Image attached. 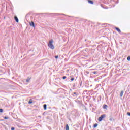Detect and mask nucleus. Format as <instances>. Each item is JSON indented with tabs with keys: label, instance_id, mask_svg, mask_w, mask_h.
Instances as JSON below:
<instances>
[{
	"label": "nucleus",
	"instance_id": "11",
	"mask_svg": "<svg viewBox=\"0 0 130 130\" xmlns=\"http://www.w3.org/2000/svg\"><path fill=\"white\" fill-rule=\"evenodd\" d=\"M43 107H44V110H46L47 107V105L46 104H44Z\"/></svg>",
	"mask_w": 130,
	"mask_h": 130
},
{
	"label": "nucleus",
	"instance_id": "1",
	"mask_svg": "<svg viewBox=\"0 0 130 130\" xmlns=\"http://www.w3.org/2000/svg\"><path fill=\"white\" fill-rule=\"evenodd\" d=\"M52 43H53V40L51 39L49 41V43L48 44V46L51 49H54V46H53Z\"/></svg>",
	"mask_w": 130,
	"mask_h": 130
},
{
	"label": "nucleus",
	"instance_id": "29",
	"mask_svg": "<svg viewBox=\"0 0 130 130\" xmlns=\"http://www.w3.org/2000/svg\"><path fill=\"white\" fill-rule=\"evenodd\" d=\"M80 86H82V82H81Z\"/></svg>",
	"mask_w": 130,
	"mask_h": 130
},
{
	"label": "nucleus",
	"instance_id": "22",
	"mask_svg": "<svg viewBox=\"0 0 130 130\" xmlns=\"http://www.w3.org/2000/svg\"><path fill=\"white\" fill-rule=\"evenodd\" d=\"M74 80H75V78H72L71 79V81H74Z\"/></svg>",
	"mask_w": 130,
	"mask_h": 130
},
{
	"label": "nucleus",
	"instance_id": "20",
	"mask_svg": "<svg viewBox=\"0 0 130 130\" xmlns=\"http://www.w3.org/2000/svg\"><path fill=\"white\" fill-rule=\"evenodd\" d=\"M92 73H93L94 75H96L97 72L94 71V72H93Z\"/></svg>",
	"mask_w": 130,
	"mask_h": 130
},
{
	"label": "nucleus",
	"instance_id": "17",
	"mask_svg": "<svg viewBox=\"0 0 130 130\" xmlns=\"http://www.w3.org/2000/svg\"><path fill=\"white\" fill-rule=\"evenodd\" d=\"M127 60L128 61H130V56H129L127 57Z\"/></svg>",
	"mask_w": 130,
	"mask_h": 130
},
{
	"label": "nucleus",
	"instance_id": "18",
	"mask_svg": "<svg viewBox=\"0 0 130 130\" xmlns=\"http://www.w3.org/2000/svg\"><path fill=\"white\" fill-rule=\"evenodd\" d=\"M62 79L63 80H66V79H67V76H63Z\"/></svg>",
	"mask_w": 130,
	"mask_h": 130
},
{
	"label": "nucleus",
	"instance_id": "21",
	"mask_svg": "<svg viewBox=\"0 0 130 130\" xmlns=\"http://www.w3.org/2000/svg\"><path fill=\"white\" fill-rule=\"evenodd\" d=\"M55 58L57 59V58H58V55L55 56Z\"/></svg>",
	"mask_w": 130,
	"mask_h": 130
},
{
	"label": "nucleus",
	"instance_id": "9",
	"mask_svg": "<svg viewBox=\"0 0 130 130\" xmlns=\"http://www.w3.org/2000/svg\"><path fill=\"white\" fill-rule=\"evenodd\" d=\"M107 107H108V106H107V105H104L103 106V109H107Z\"/></svg>",
	"mask_w": 130,
	"mask_h": 130
},
{
	"label": "nucleus",
	"instance_id": "10",
	"mask_svg": "<svg viewBox=\"0 0 130 130\" xmlns=\"http://www.w3.org/2000/svg\"><path fill=\"white\" fill-rule=\"evenodd\" d=\"M120 96L121 97H122V96H123V90H121V92H120Z\"/></svg>",
	"mask_w": 130,
	"mask_h": 130
},
{
	"label": "nucleus",
	"instance_id": "24",
	"mask_svg": "<svg viewBox=\"0 0 130 130\" xmlns=\"http://www.w3.org/2000/svg\"><path fill=\"white\" fill-rule=\"evenodd\" d=\"M11 130H15V127H12Z\"/></svg>",
	"mask_w": 130,
	"mask_h": 130
},
{
	"label": "nucleus",
	"instance_id": "23",
	"mask_svg": "<svg viewBox=\"0 0 130 130\" xmlns=\"http://www.w3.org/2000/svg\"><path fill=\"white\" fill-rule=\"evenodd\" d=\"M127 114L128 116H130V112H127Z\"/></svg>",
	"mask_w": 130,
	"mask_h": 130
},
{
	"label": "nucleus",
	"instance_id": "2",
	"mask_svg": "<svg viewBox=\"0 0 130 130\" xmlns=\"http://www.w3.org/2000/svg\"><path fill=\"white\" fill-rule=\"evenodd\" d=\"M105 117H106V115L103 114L98 118V121L100 122L102 121L103 120V118H105Z\"/></svg>",
	"mask_w": 130,
	"mask_h": 130
},
{
	"label": "nucleus",
	"instance_id": "5",
	"mask_svg": "<svg viewBox=\"0 0 130 130\" xmlns=\"http://www.w3.org/2000/svg\"><path fill=\"white\" fill-rule=\"evenodd\" d=\"M88 4H90V5H94V1L92 0H87Z\"/></svg>",
	"mask_w": 130,
	"mask_h": 130
},
{
	"label": "nucleus",
	"instance_id": "30",
	"mask_svg": "<svg viewBox=\"0 0 130 130\" xmlns=\"http://www.w3.org/2000/svg\"><path fill=\"white\" fill-rule=\"evenodd\" d=\"M39 117H41V116H39Z\"/></svg>",
	"mask_w": 130,
	"mask_h": 130
},
{
	"label": "nucleus",
	"instance_id": "19",
	"mask_svg": "<svg viewBox=\"0 0 130 130\" xmlns=\"http://www.w3.org/2000/svg\"><path fill=\"white\" fill-rule=\"evenodd\" d=\"M4 119H9V117H7V116L4 117Z\"/></svg>",
	"mask_w": 130,
	"mask_h": 130
},
{
	"label": "nucleus",
	"instance_id": "7",
	"mask_svg": "<svg viewBox=\"0 0 130 130\" xmlns=\"http://www.w3.org/2000/svg\"><path fill=\"white\" fill-rule=\"evenodd\" d=\"M14 19L16 21V23H19V19L18 18V17L14 16Z\"/></svg>",
	"mask_w": 130,
	"mask_h": 130
},
{
	"label": "nucleus",
	"instance_id": "31",
	"mask_svg": "<svg viewBox=\"0 0 130 130\" xmlns=\"http://www.w3.org/2000/svg\"><path fill=\"white\" fill-rule=\"evenodd\" d=\"M47 119H48V117H47Z\"/></svg>",
	"mask_w": 130,
	"mask_h": 130
},
{
	"label": "nucleus",
	"instance_id": "4",
	"mask_svg": "<svg viewBox=\"0 0 130 130\" xmlns=\"http://www.w3.org/2000/svg\"><path fill=\"white\" fill-rule=\"evenodd\" d=\"M29 25L30 27H32L33 28H35V24L34 23V22L31 21V22H29Z\"/></svg>",
	"mask_w": 130,
	"mask_h": 130
},
{
	"label": "nucleus",
	"instance_id": "6",
	"mask_svg": "<svg viewBox=\"0 0 130 130\" xmlns=\"http://www.w3.org/2000/svg\"><path fill=\"white\" fill-rule=\"evenodd\" d=\"M115 29L118 33H121V30H120V29L118 28V27H115Z\"/></svg>",
	"mask_w": 130,
	"mask_h": 130
},
{
	"label": "nucleus",
	"instance_id": "15",
	"mask_svg": "<svg viewBox=\"0 0 130 130\" xmlns=\"http://www.w3.org/2000/svg\"><path fill=\"white\" fill-rule=\"evenodd\" d=\"M98 126V123H95L93 125L94 128H96V127H97Z\"/></svg>",
	"mask_w": 130,
	"mask_h": 130
},
{
	"label": "nucleus",
	"instance_id": "27",
	"mask_svg": "<svg viewBox=\"0 0 130 130\" xmlns=\"http://www.w3.org/2000/svg\"><path fill=\"white\" fill-rule=\"evenodd\" d=\"M116 4H118V0L116 2Z\"/></svg>",
	"mask_w": 130,
	"mask_h": 130
},
{
	"label": "nucleus",
	"instance_id": "12",
	"mask_svg": "<svg viewBox=\"0 0 130 130\" xmlns=\"http://www.w3.org/2000/svg\"><path fill=\"white\" fill-rule=\"evenodd\" d=\"M66 130H70V127L68 124H66Z\"/></svg>",
	"mask_w": 130,
	"mask_h": 130
},
{
	"label": "nucleus",
	"instance_id": "14",
	"mask_svg": "<svg viewBox=\"0 0 130 130\" xmlns=\"http://www.w3.org/2000/svg\"><path fill=\"white\" fill-rule=\"evenodd\" d=\"M33 103V101H32V99H30L28 101V104H32Z\"/></svg>",
	"mask_w": 130,
	"mask_h": 130
},
{
	"label": "nucleus",
	"instance_id": "26",
	"mask_svg": "<svg viewBox=\"0 0 130 130\" xmlns=\"http://www.w3.org/2000/svg\"><path fill=\"white\" fill-rule=\"evenodd\" d=\"M109 120H110V121H112V119L110 118V119H109Z\"/></svg>",
	"mask_w": 130,
	"mask_h": 130
},
{
	"label": "nucleus",
	"instance_id": "3",
	"mask_svg": "<svg viewBox=\"0 0 130 130\" xmlns=\"http://www.w3.org/2000/svg\"><path fill=\"white\" fill-rule=\"evenodd\" d=\"M72 96H73L74 98H77V97L79 96V93H78V92H73L72 93Z\"/></svg>",
	"mask_w": 130,
	"mask_h": 130
},
{
	"label": "nucleus",
	"instance_id": "8",
	"mask_svg": "<svg viewBox=\"0 0 130 130\" xmlns=\"http://www.w3.org/2000/svg\"><path fill=\"white\" fill-rule=\"evenodd\" d=\"M75 102H76L77 103H78V104H82V101H80L78 99L75 100Z\"/></svg>",
	"mask_w": 130,
	"mask_h": 130
},
{
	"label": "nucleus",
	"instance_id": "25",
	"mask_svg": "<svg viewBox=\"0 0 130 130\" xmlns=\"http://www.w3.org/2000/svg\"><path fill=\"white\" fill-rule=\"evenodd\" d=\"M54 15H56V16H58V15H60V14L57 13V14H54Z\"/></svg>",
	"mask_w": 130,
	"mask_h": 130
},
{
	"label": "nucleus",
	"instance_id": "13",
	"mask_svg": "<svg viewBox=\"0 0 130 130\" xmlns=\"http://www.w3.org/2000/svg\"><path fill=\"white\" fill-rule=\"evenodd\" d=\"M31 80V78H28L26 80V83H29V82H30V80Z\"/></svg>",
	"mask_w": 130,
	"mask_h": 130
},
{
	"label": "nucleus",
	"instance_id": "28",
	"mask_svg": "<svg viewBox=\"0 0 130 130\" xmlns=\"http://www.w3.org/2000/svg\"><path fill=\"white\" fill-rule=\"evenodd\" d=\"M87 91H88V90H85L84 91V92H87Z\"/></svg>",
	"mask_w": 130,
	"mask_h": 130
},
{
	"label": "nucleus",
	"instance_id": "16",
	"mask_svg": "<svg viewBox=\"0 0 130 130\" xmlns=\"http://www.w3.org/2000/svg\"><path fill=\"white\" fill-rule=\"evenodd\" d=\"M4 112V110L3 109H0V113H3Z\"/></svg>",
	"mask_w": 130,
	"mask_h": 130
}]
</instances>
